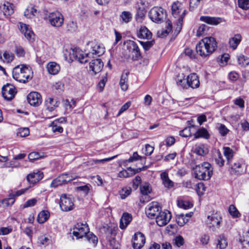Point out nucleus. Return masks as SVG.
<instances>
[{
    "instance_id": "obj_54",
    "label": "nucleus",
    "mask_w": 249,
    "mask_h": 249,
    "mask_svg": "<svg viewBox=\"0 0 249 249\" xmlns=\"http://www.w3.org/2000/svg\"><path fill=\"white\" fill-rule=\"evenodd\" d=\"M215 161L216 164L219 167H222L224 165L225 160L219 151L217 153V156L215 159Z\"/></svg>"
},
{
    "instance_id": "obj_4",
    "label": "nucleus",
    "mask_w": 249,
    "mask_h": 249,
    "mask_svg": "<svg viewBox=\"0 0 249 249\" xmlns=\"http://www.w3.org/2000/svg\"><path fill=\"white\" fill-rule=\"evenodd\" d=\"M12 76L17 81L25 83L33 78V72L31 68L28 66L18 65L13 69Z\"/></svg>"
},
{
    "instance_id": "obj_64",
    "label": "nucleus",
    "mask_w": 249,
    "mask_h": 249,
    "mask_svg": "<svg viewBox=\"0 0 249 249\" xmlns=\"http://www.w3.org/2000/svg\"><path fill=\"white\" fill-rule=\"evenodd\" d=\"M175 244L178 247L182 246L184 244V239L181 236H176L174 239Z\"/></svg>"
},
{
    "instance_id": "obj_63",
    "label": "nucleus",
    "mask_w": 249,
    "mask_h": 249,
    "mask_svg": "<svg viewBox=\"0 0 249 249\" xmlns=\"http://www.w3.org/2000/svg\"><path fill=\"white\" fill-rule=\"evenodd\" d=\"M140 42L145 51L148 50L154 44L153 41H148L146 42L140 41Z\"/></svg>"
},
{
    "instance_id": "obj_25",
    "label": "nucleus",
    "mask_w": 249,
    "mask_h": 249,
    "mask_svg": "<svg viewBox=\"0 0 249 249\" xmlns=\"http://www.w3.org/2000/svg\"><path fill=\"white\" fill-rule=\"evenodd\" d=\"M46 69L49 74L56 75L60 71V66L55 62H50L47 64Z\"/></svg>"
},
{
    "instance_id": "obj_42",
    "label": "nucleus",
    "mask_w": 249,
    "mask_h": 249,
    "mask_svg": "<svg viewBox=\"0 0 249 249\" xmlns=\"http://www.w3.org/2000/svg\"><path fill=\"white\" fill-rule=\"evenodd\" d=\"M209 137V135L207 130L203 127L198 129L195 134L196 138L202 137L208 139Z\"/></svg>"
},
{
    "instance_id": "obj_21",
    "label": "nucleus",
    "mask_w": 249,
    "mask_h": 249,
    "mask_svg": "<svg viewBox=\"0 0 249 249\" xmlns=\"http://www.w3.org/2000/svg\"><path fill=\"white\" fill-rule=\"evenodd\" d=\"M43 178V173L39 170H36L27 176V181L32 184H35Z\"/></svg>"
},
{
    "instance_id": "obj_10",
    "label": "nucleus",
    "mask_w": 249,
    "mask_h": 249,
    "mask_svg": "<svg viewBox=\"0 0 249 249\" xmlns=\"http://www.w3.org/2000/svg\"><path fill=\"white\" fill-rule=\"evenodd\" d=\"M64 20L63 15L57 11L51 13L48 16L49 23L54 27L59 28L61 27L63 24Z\"/></svg>"
},
{
    "instance_id": "obj_8",
    "label": "nucleus",
    "mask_w": 249,
    "mask_h": 249,
    "mask_svg": "<svg viewBox=\"0 0 249 249\" xmlns=\"http://www.w3.org/2000/svg\"><path fill=\"white\" fill-rule=\"evenodd\" d=\"M150 18L156 23H160L164 20L166 14V12L161 7H154L152 8L149 13Z\"/></svg>"
},
{
    "instance_id": "obj_55",
    "label": "nucleus",
    "mask_w": 249,
    "mask_h": 249,
    "mask_svg": "<svg viewBox=\"0 0 249 249\" xmlns=\"http://www.w3.org/2000/svg\"><path fill=\"white\" fill-rule=\"evenodd\" d=\"M217 128L219 133L222 136H226L229 131V130L226 127V126L223 124H218Z\"/></svg>"
},
{
    "instance_id": "obj_45",
    "label": "nucleus",
    "mask_w": 249,
    "mask_h": 249,
    "mask_svg": "<svg viewBox=\"0 0 249 249\" xmlns=\"http://www.w3.org/2000/svg\"><path fill=\"white\" fill-rule=\"evenodd\" d=\"M217 242V246L219 247L220 249H224L228 245L227 240L225 237L223 235H221L219 236Z\"/></svg>"
},
{
    "instance_id": "obj_60",
    "label": "nucleus",
    "mask_w": 249,
    "mask_h": 249,
    "mask_svg": "<svg viewBox=\"0 0 249 249\" xmlns=\"http://www.w3.org/2000/svg\"><path fill=\"white\" fill-rule=\"evenodd\" d=\"M37 201V200L35 198L29 199L24 204L23 208H26L28 207H33L36 204Z\"/></svg>"
},
{
    "instance_id": "obj_36",
    "label": "nucleus",
    "mask_w": 249,
    "mask_h": 249,
    "mask_svg": "<svg viewBox=\"0 0 249 249\" xmlns=\"http://www.w3.org/2000/svg\"><path fill=\"white\" fill-rule=\"evenodd\" d=\"M50 213L47 210H43L41 211L37 215V220L40 224L45 223L50 217Z\"/></svg>"
},
{
    "instance_id": "obj_40",
    "label": "nucleus",
    "mask_w": 249,
    "mask_h": 249,
    "mask_svg": "<svg viewBox=\"0 0 249 249\" xmlns=\"http://www.w3.org/2000/svg\"><path fill=\"white\" fill-rule=\"evenodd\" d=\"M3 59H2V56L1 55H0V59H1L4 63H10L14 59L15 55L12 53L5 51L3 53Z\"/></svg>"
},
{
    "instance_id": "obj_6",
    "label": "nucleus",
    "mask_w": 249,
    "mask_h": 249,
    "mask_svg": "<svg viewBox=\"0 0 249 249\" xmlns=\"http://www.w3.org/2000/svg\"><path fill=\"white\" fill-rule=\"evenodd\" d=\"M59 102L56 99L48 98L45 101V111L47 114H52V115H47L46 118L50 119L56 115L54 112L55 108L59 106Z\"/></svg>"
},
{
    "instance_id": "obj_19",
    "label": "nucleus",
    "mask_w": 249,
    "mask_h": 249,
    "mask_svg": "<svg viewBox=\"0 0 249 249\" xmlns=\"http://www.w3.org/2000/svg\"><path fill=\"white\" fill-rule=\"evenodd\" d=\"M28 103L33 106L37 107L42 101L41 95L37 92H31L27 96Z\"/></svg>"
},
{
    "instance_id": "obj_33",
    "label": "nucleus",
    "mask_w": 249,
    "mask_h": 249,
    "mask_svg": "<svg viewBox=\"0 0 249 249\" xmlns=\"http://www.w3.org/2000/svg\"><path fill=\"white\" fill-rule=\"evenodd\" d=\"M245 165L242 161H236L231 165V169L233 172L237 174H241L245 172Z\"/></svg>"
},
{
    "instance_id": "obj_17",
    "label": "nucleus",
    "mask_w": 249,
    "mask_h": 249,
    "mask_svg": "<svg viewBox=\"0 0 249 249\" xmlns=\"http://www.w3.org/2000/svg\"><path fill=\"white\" fill-rule=\"evenodd\" d=\"M196 51L199 55L204 58L207 57L212 54L203 38L196 45Z\"/></svg>"
},
{
    "instance_id": "obj_12",
    "label": "nucleus",
    "mask_w": 249,
    "mask_h": 249,
    "mask_svg": "<svg viewBox=\"0 0 249 249\" xmlns=\"http://www.w3.org/2000/svg\"><path fill=\"white\" fill-rule=\"evenodd\" d=\"M67 122V118L64 117L56 119L51 123L48 126L51 128L52 132L54 134L61 133L63 131V128L61 126V124Z\"/></svg>"
},
{
    "instance_id": "obj_27",
    "label": "nucleus",
    "mask_w": 249,
    "mask_h": 249,
    "mask_svg": "<svg viewBox=\"0 0 249 249\" xmlns=\"http://www.w3.org/2000/svg\"><path fill=\"white\" fill-rule=\"evenodd\" d=\"M242 39V37L240 34L234 35L231 37L229 40V44L231 48L235 50L238 45L240 43Z\"/></svg>"
},
{
    "instance_id": "obj_26",
    "label": "nucleus",
    "mask_w": 249,
    "mask_h": 249,
    "mask_svg": "<svg viewBox=\"0 0 249 249\" xmlns=\"http://www.w3.org/2000/svg\"><path fill=\"white\" fill-rule=\"evenodd\" d=\"M193 150L194 153L201 156H204L209 152V150L207 146L201 143L195 145L193 147Z\"/></svg>"
},
{
    "instance_id": "obj_18",
    "label": "nucleus",
    "mask_w": 249,
    "mask_h": 249,
    "mask_svg": "<svg viewBox=\"0 0 249 249\" xmlns=\"http://www.w3.org/2000/svg\"><path fill=\"white\" fill-rule=\"evenodd\" d=\"M104 64L101 59H93L89 63V70L92 74H96L101 71Z\"/></svg>"
},
{
    "instance_id": "obj_32",
    "label": "nucleus",
    "mask_w": 249,
    "mask_h": 249,
    "mask_svg": "<svg viewBox=\"0 0 249 249\" xmlns=\"http://www.w3.org/2000/svg\"><path fill=\"white\" fill-rule=\"evenodd\" d=\"M130 47L131 49L132 57L133 60H138L141 56V53L138 46L133 41L129 43Z\"/></svg>"
},
{
    "instance_id": "obj_52",
    "label": "nucleus",
    "mask_w": 249,
    "mask_h": 249,
    "mask_svg": "<svg viewBox=\"0 0 249 249\" xmlns=\"http://www.w3.org/2000/svg\"><path fill=\"white\" fill-rule=\"evenodd\" d=\"M140 190L141 193L143 195H147L151 191L150 185L148 183H145L141 186Z\"/></svg>"
},
{
    "instance_id": "obj_47",
    "label": "nucleus",
    "mask_w": 249,
    "mask_h": 249,
    "mask_svg": "<svg viewBox=\"0 0 249 249\" xmlns=\"http://www.w3.org/2000/svg\"><path fill=\"white\" fill-rule=\"evenodd\" d=\"M209 29V27L205 25H201L197 30L196 36L198 37L205 35Z\"/></svg>"
},
{
    "instance_id": "obj_38",
    "label": "nucleus",
    "mask_w": 249,
    "mask_h": 249,
    "mask_svg": "<svg viewBox=\"0 0 249 249\" xmlns=\"http://www.w3.org/2000/svg\"><path fill=\"white\" fill-rule=\"evenodd\" d=\"M187 78H185V75L184 73L178 74L176 78V83L178 86L183 89L187 88V84H186Z\"/></svg>"
},
{
    "instance_id": "obj_23",
    "label": "nucleus",
    "mask_w": 249,
    "mask_h": 249,
    "mask_svg": "<svg viewBox=\"0 0 249 249\" xmlns=\"http://www.w3.org/2000/svg\"><path fill=\"white\" fill-rule=\"evenodd\" d=\"M200 20L208 24L217 25L222 22V19L220 18L212 17L210 16H201Z\"/></svg>"
},
{
    "instance_id": "obj_41",
    "label": "nucleus",
    "mask_w": 249,
    "mask_h": 249,
    "mask_svg": "<svg viewBox=\"0 0 249 249\" xmlns=\"http://www.w3.org/2000/svg\"><path fill=\"white\" fill-rule=\"evenodd\" d=\"M223 153L227 159V164H230L233 157V151L229 147H224Z\"/></svg>"
},
{
    "instance_id": "obj_43",
    "label": "nucleus",
    "mask_w": 249,
    "mask_h": 249,
    "mask_svg": "<svg viewBox=\"0 0 249 249\" xmlns=\"http://www.w3.org/2000/svg\"><path fill=\"white\" fill-rule=\"evenodd\" d=\"M228 211L230 215L234 218H239L241 216L240 213L233 205L229 206Z\"/></svg>"
},
{
    "instance_id": "obj_11",
    "label": "nucleus",
    "mask_w": 249,
    "mask_h": 249,
    "mask_svg": "<svg viewBox=\"0 0 249 249\" xmlns=\"http://www.w3.org/2000/svg\"><path fill=\"white\" fill-rule=\"evenodd\" d=\"M161 208L157 202H152L145 208V213L150 218H154L161 212Z\"/></svg>"
},
{
    "instance_id": "obj_29",
    "label": "nucleus",
    "mask_w": 249,
    "mask_h": 249,
    "mask_svg": "<svg viewBox=\"0 0 249 249\" xmlns=\"http://www.w3.org/2000/svg\"><path fill=\"white\" fill-rule=\"evenodd\" d=\"M203 39L206 45H207V47L209 48L211 53H212L217 48V42L216 39L215 38L212 36L206 37Z\"/></svg>"
},
{
    "instance_id": "obj_57",
    "label": "nucleus",
    "mask_w": 249,
    "mask_h": 249,
    "mask_svg": "<svg viewBox=\"0 0 249 249\" xmlns=\"http://www.w3.org/2000/svg\"><path fill=\"white\" fill-rule=\"evenodd\" d=\"M15 53L18 57H23L25 54L24 49L20 46L15 47Z\"/></svg>"
},
{
    "instance_id": "obj_37",
    "label": "nucleus",
    "mask_w": 249,
    "mask_h": 249,
    "mask_svg": "<svg viewBox=\"0 0 249 249\" xmlns=\"http://www.w3.org/2000/svg\"><path fill=\"white\" fill-rule=\"evenodd\" d=\"M132 15L129 11H123L120 15V20L121 23H128L131 21Z\"/></svg>"
},
{
    "instance_id": "obj_53",
    "label": "nucleus",
    "mask_w": 249,
    "mask_h": 249,
    "mask_svg": "<svg viewBox=\"0 0 249 249\" xmlns=\"http://www.w3.org/2000/svg\"><path fill=\"white\" fill-rule=\"evenodd\" d=\"M176 221L178 225L182 227L188 222V219L184 214H180L177 216Z\"/></svg>"
},
{
    "instance_id": "obj_3",
    "label": "nucleus",
    "mask_w": 249,
    "mask_h": 249,
    "mask_svg": "<svg viewBox=\"0 0 249 249\" xmlns=\"http://www.w3.org/2000/svg\"><path fill=\"white\" fill-rule=\"evenodd\" d=\"M172 15L174 18L173 22L176 26L175 31L178 33L182 29L183 19L187 11L182 3L178 1L174 2L171 6Z\"/></svg>"
},
{
    "instance_id": "obj_46",
    "label": "nucleus",
    "mask_w": 249,
    "mask_h": 249,
    "mask_svg": "<svg viewBox=\"0 0 249 249\" xmlns=\"http://www.w3.org/2000/svg\"><path fill=\"white\" fill-rule=\"evenodd\" d=\"M178 205L179 207L184 209H188L192 207V203L185 200H178Z\"/></svg>"
},
{
    "instance_id": "obj_16",
    "label": "nucleus",
    "mask_w": 249,
    "mask_h": 249,
    "mask_svg": "<svg viewBox=\"0 0 249 249\" xmlns=\"http://www.w3.org/2000/svg\"><path fill=\"white\" fill-rule=\"evenodd\" d=\"M145 243V237L143 233L137 232L135 233L132 239V246L134 249H140Z\"/></svg>"
},
{
    "instance_id": "obj_20",
    "label": "nucleus",
    "mask_w": 249,
    "mask_h": 249,
    "mask_svg": "<svg viewBox=\"0 0 249 249\" xmlns=\"http://www.w3.org/2000/svg\"><path fill=\"white\" fill-rule=\"evenodd\" d=\"M186 84H187V88L196 89L199 87L200 82L197 75L195 73L189 75L187 77Z\"/></svg>"
},
{
    "instance_id": "obj_5",
    "label": "nucleus",
    "mask_w": 249,
    "mask_h": 249,
    "mask_svg": "<svg viewBox=\"0 0 249 249\" xmlns=\"http://www.w3.org/2000/svg\"><path fill=\"white\" fill-rule=\"evenodd\" d=\"M196 178L201 180H209L213 175V168L211 165L207 162L201 165H196L194 168Z\"/></svg>"
},
{
    "instance_id": "obj_2",
    "label": "nucleus",
    "mask_w": 249,
    "mask_h": 249,
    "mask_svg": "<svg viewBox=\"0 0 249 249\" xmlns=\"http://www.w3.org/2000/svg\"><path fill=\"white\" fill-rule=\"evenodd\" d=\"M73 235L76 239L85 237L87 241L92 244L95 247L98 243V238L92 232L89 231V229L87 223H77L73 228Z\"/></svg>"
},
{
    "instance_id": "obj_62",
    "label": "nucleus",
    "mask_w": 249,
    "mask_h": 249,
    "mask_svg": "<svg viewBox=\"0 0 249 249\" xmlns=\"http://www.w3.org/2000/svg\"><path fill=\"white\" fill-rule=\"evenodd\" d=\"M13 231L11 227H1L0 228V235H5L9 234Z\"/></svg>"
},
{
    "instance_id": "obj_59",
    "label": "nucleus",
    "mask_w": 249,
    "mask_h": 249,
    "mask_svg": "<svg viewBox=\"0 0 249 249\" xmlns=\"http://www.w3.org/2000/svg\"><path fill=\"white\" fill-rule=\"evenodd\" d=\"M28 190V188L22 189L19 190L17 191L15 193H11L9 194V196L12 198H15V197L19 196L22 194H24Z\"/></svg>"
},
{
    "instance_id": "obj_50",
    "label": "nucleus",
    "mask_w": 249,
    "mask_h": 249,
    "mask_svg": "<svg viewBox=\"0 0 249 249\" xmlns=\"http://www.w3.org/2000/svg\"><path fill=\"white\" fill-rule=\"evenodd\" d=\"M30 134V130L28 127L19 128L17 130V135L21 137H25Z\"/></svg>"
},
{
    "instance_id": "obj_56",
    "label": "nucleus",
    "mask_w": 249,
    "mask_h": 249,
    "mask_svg": "<svg viewBox=\"0 0 249 249\" xmlns=\"http://www.w3.org/2000/svg\"><path fill=\"white\" fill-rule=\"evenodd\" d=\"M67 28L70 32H74L77 28V25L76 22L72 20L69 21L67 24Z\"/></svg>"
},
{
    "instance_id": "obj_61",
    "label": "nucleus",
    "mask_w": 249,
    "mask_h": 249,
    "mask_svg": "<svg viewBox=\"0 0 249 249\" xmlns=\"http://www.w3.org/2000/svg\"><path fill=\"white\" fill-rule=\"evenodd\" d=\"M179 135L183 137H187L191 136V128L185 127L184 129L179 131Z\"/></svg>"
},
{
    "instance_id": "obj_48",
    "label": "nucleus",
    "mask_w": 249,
    "mask_h": 249,
    "mask_svg": "<svg viewBox=\"0 0 249 249\" xmlns=\"http://www.w3.org/2000/svg\"><path fill=\"white\" fill-rule=\"evenodd\" d=\"M117 157V155L110 157L107 158H105L101 160H97V159H93L92 160H90L89 161V164L91 165H93L94 164H98V163H102L103 164L106 162H108L114 159L115 158Z\"/></svg>"
},
{
    "instance_id": "obj_49",
    "label": "nucleus",
    "mask_w": 249,
    "mask_h": 249,
    "mask_svg": "<svg viewBox=\"0 0 249 249\" xmlns=\"http://www.w3.org/2000/svg\"><path fill=\"white\" fill-rule=\"evenodd\" d=\"M132 189L130 187H124L120 191L121 198L123 199H125L130 195Z\"/></svg>"
},
{
    "instance_id": "obj_7",
    "label": "nucleus",
    "mask_w": 249,
    "mask_h": 249,
    "mask_svg": "<svg viewBox=\"0 0 249 249\" xmlns=\"http://www.w3.org/2000/svg\"><path fill=\"white\" fill-rule=\"evenodd\" d=\"M77 178L75 174H63L53 179L50 186L52 188H56L58 186L67 183Z\"/></svg>"
},
{
    "instance_id": "obj_39",
    "label": "nucleus",
    "mask_w": 249,
    "mask_h": 249,
    "mask_svg": "<svg viewBox=\"0 0 249 249\" xmlns=\"http://www.w3.org/2000/svg\"><path fill=\"white\" fill-rule=\"evenodd\" d=\"M2 11L5 15L10 16L14 13V5L13 4L5 1L2 6Z\"/></svg>"
},
{
    "instance_id": "obj_22",
    "label": "nucleus",
    "mask_w": 249,
    "mask_h": 249,
    "mask_svg": "<svg viewBox=\"0 0 249 249\" xmlns=\"http://www.w3.org/2000/svg\"><path fill=\"white\" fill-rule=\"evenodd\" d=\"M19 25L21 32L27 39H31L33 36H34V34L30 26L23 23H19Z\"/></svg>"
},
{
    "instance_id": "obj_1",
    "label": "nucleus",
    "mask_w": 249,
    "mask_h": 249,
    "mask_svg": "<svg viewBox=\"0 0 249 249\" xmlns=\"http://www.w3.org/2000/svg\"><path fill=\"white\" fill-rule=\"evenodd\" d=\"M105 48L102 44L93 43L91 44V50L87 53H84L78 48L71 50L70 53L71 58L77 60L81 63L88 62L91 58L100 56L105 53Z\"/></svg>"
},
{
    "instance_id": "obj_28",
    "label": "nucleus",
    "mask_w": 249,
    "mask_h": 249,
    "mask_svg": "<svg viewBox=\"0 0 249 249\" xmlns=\"http://www.w3.org/2000/svg\"><path fill=\"white\" fill-rule=\"evenodd\" d=\"M38 11L35 6L30 5L27 6L26 9L24 12V16L27 18L32 19L36 14Z\"/></svg>"
},
{
    "instance_id": "obj_30",
    "label": "nucleus",
    "mask_w": 249,
    "mask_h": 249,
    "mask_svg": "<svg viewBox=\"0 0 249 249\" xmlns=\"http://www.w3.org/2000/svg\"><path fill=\"white\" fill-rule=\"evenodd\" d=\"M137 36L141 39H150L152 37V33L145 26H142L140 28L137 32Z\"/></svg>"
},
{
    "instance_id": "obj_34",
    "label": "nucleus",
    "mask_w": 249,
    "mask_h": 249,
    "mask_svg": "<svg viewBox=\"0 0 249 249\" xmlns=\"http://www.w3.org/2000/svg\"><path fill=\"white\" fill-rule=\"evenodd\" d=\"M166 29H162L160 30L157 32V35L159 37L163 38L166 36L172 29V22L170 20L166 22Z\"/></svg>"
},
{
    "instance_id": "obj_31",
    "label": "nucleus",
    "mask_w": 249,
    "mask_h": 249,
    "mask_svg": "<svg viewBox=\"0 0 249 249\" xmlns=\"http://www.w3.org/2000/svg\"><path fill=\"white\" fill-rule=\"evenodd\" d=\"M131 220V214L127 213H123L120 221V228L122 230L125 229Z\"/></svg>"
},
{
    "instance_id": "obj_13",
    "label": "nucleus",
    "mask_w": 249,
    "mask_h": 249,
    "mask_svg": "<svg viewBox=\"0 0 249 249\" xmlns=\"http://www.w3.org/2000/svg\"><path fill=\"white\" fill-rule=\"evenodd\" d=\"M221 217L217 212H213L211 215H208L206 220V223L209 228H214L220 226Z\"/></svg>"
},
{
    "instance_id": "obj_9",
    "label": "nucleus",
    "mask_w": 249,
    "mask_h": 249,
    "mask_svg": "<svg viewBox=\"0 0 249 249\" xmlns=\"http://www.w3.org/2000/svg\"><path fill=\"white\" fill-rule=\"evenodd\" d=\"M74 198L71 195L62 194L60 198L59 205L63 211H71L74 208Z\"/></svg>"
},
{
    "instance_id": "obj_44",
    "label": "nucleus",
    "mask_w": 249,
    "mask_h": 249,
    "mask_svg": "<svg viewBox=\"0 0 249 249\" xmlns=\"http://www.w3.org/2000/svg\"><path fill=\"white\" fill-rule=\"evenodd\" d=\"M238 64L241 67H245L249 65V58L241 54L237 57Z\"/></svg>"
},
{
    "instance_id": "obj_15",
    "label": "nucleus",
    "mask_w": 249,
    "mask_h": 249,
    "mask_svg": "<svg viewBox=\"0 0 249 249\" xmlns=\"http://www.w3.org/2000/svg\"><path fill=\"white\" fill-rule=\"evenodd\" d=\"M171 217V213L169 211H161L156 217V223L160 227L165 226L170 221Z\"/></svg>"
},
{
    "instance_id": "obj_24",
    "label": "nucleus",
    "mask_w": 249,
    "mask_h": 249,
    "mask_svg": "<svg viewBox=\"0 0 249 249\" xmlns=\"http://www.w3.org/2000/svg\"><path fill=\"white\" fill-rule=\"evenodd\" d=\"M160 176L162 184L165 188L171 189L174 186V183L169 178L167 171L162 172Z\"/></svg>"
},
{
    "instance_id": "obj_14",
    "label": "nucleus",
    "mask_w": 249,
    "mask_h": 249,
    "mask_svg": "<svg viewBox=\"0 0 249 249\" xmlns=\"http://www.w3.org/2000/svg\"><path fill=\"white\" fill-rule=\"evenodd\" d=\"M1 92L4 99L7 101H11L14 98L17 91L13 85L7 84L2 88Z\"/></svg>"
},
{
    "instance_id": "obj_35",
    "label": "nucleus",
    "mask_w": 249,
    "mask_h": 249,
    "mask_svg": "<svg viewBox=\"0 0 249 249\" xmlns=\"http://www.w3.org/2000/svg\"><path fill=\"white\" fill-rule=\"evenodd\" d=\"M128 72H124L122 73L120 81V85L122 90L126 91L128 89Z\"/></svg>"
},
{
    "instance_id": "obj_51",
    "label": "nucleus",
    "mask_w": 249,
    "mask_h": 249,
    "mask_svg": "<svg viewBox=\"0 0 249 249\" xmlns=\"http://www.w3.org/2000/svg\"><path fill=\"white\" fill-rule=\"evenodd\" d=\"M15 199L12 198L8 195V197L0 200V202L3 204L4 207H8L12 206L15 202Z\"/></svg>"
},
{
    "instance_id": "obj_58",
    "label": "nucleus",
    "mask_w": 249,
    "mask_h": 249,
    "mask_svg": "<svg viewBox=\"0 0 249 249\" xmlns=\"http://www.w3.org/2000/svg\"><path fill=\"white\" fill-rule=\"evenodd\" d=\"M238 6L244 10L249 9V0H238Z\"/></svg>"
}]
</instances>
